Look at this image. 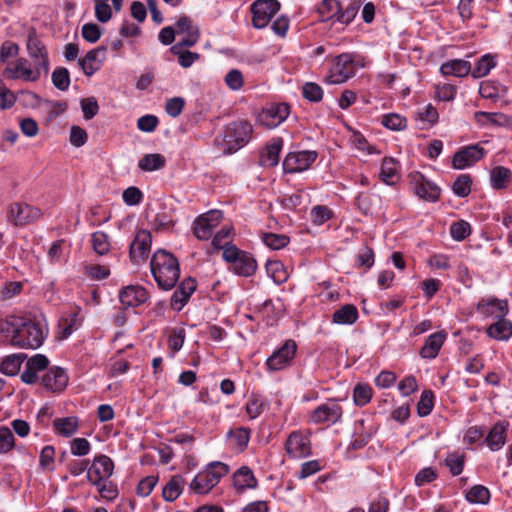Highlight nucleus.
<instances>
[{
    "label": "nucleus",
    "instance_id": "1",
    "mask_svg": "<svg viewBox=\"0 0 512 512\" xmlns=\"http://www.w3.org/2000/svg\"><path fill=\"white\" fill-rule=\"evenodd\" d=\"M0 333L9 334L13 346L37 349L47 337L48 327L43 319L9 316L4 321H0Z\"/></svg>",
    "mask_w": 512,
    "mask_h": 512
},
{
    "label": "nucleus",
    "instance_id": "2",
    "mask_svg": "<svg viewBox=\"0 0 512 512\" xmlns=\"http://www.w3.org/2000/svg\"><path fill=\"white\" fill-rule=\"evenodd\" d=\"M151 273L159 288L172 289L180 276L178 260L166 250H157L150 262Z\"/></svg>",
    "mask_w": 512,
    "mask_h": 512
},
{
    "label": "nucleus",
    "instance_id": "3",
    "mask_svg": "<svg viewBox=\"0 0 512 512\" xmlns=\"http://www.w3.org/2000/svg\"><path fill=\"white\" fill-rule=\"evenodd\" d=\"M253 133L252 125L247 121H235L227 125L222 135L216 137L215 142L224 154H231L243 146L251 139Z\"/></svg>",
    "mask_w": 512,
    "mask_h": 512
},
{
    "label": "nucleus",
    "instance_id": "4",
    "mask_svg": "<svg viewBox=\"0 0 512 512\" xmlns=\"http://www.w3.org/2000/svg\"><path fill=\"white\" fill-rule=\"evenodd\" d=\"M357 68L354 54L342 53L333 59L325 82L328 84L344 83L355 75Z\"/></svg>",
    "mask_w": 512,
    "mask_h": 512
},
{
    "label": "nucleus",
    "instance_id": "5",
    "mask_svg": "<svg viewBox=\"0 0 512 512\" xmlns=\"http://www.w3.org/2000/svg\"><path fill=\"white\" fill-rule=\"evenodd\" d=\"M26 47L35 68L47 73L49 70L48 52L43 42L39 39L35 28H30L28 31Z\"/></svg>",
    "mask_w": 512,
    "mask_h": 512
},
{
    "label": "nucleus",
    "instance_id": "6",
    "mask_svg": "<svg viewBox=\"0 0 512 512\" xmlns=\"http://www.w3.org/2000/svg\"><path fill=\"white\" fill-rule=\"evenodd\" d=\"M252 25L257 29L265 28L271 18L280 10L277 0H256L251 5Z\"/></svg>",
    "mask_w": 512,
    "mask_h": 512
},
{
    "label": "nucleus",
    "instance_id": "7",
    "mask_svg": "<svg viewBox=\"0 0 512 512\" xmlns=\"http://www.w3.org/2000/svg\"><path fill=\"white\" fill-rule=\"evenodd\" d=\"M342 415L343 409L340 404L334 399H329L311 411L309 420L314 424H323L326 422L335 424L340 421Z\"/></svg>",
    "mask_w": 512,
    "mask_h": 512
},
{
    "label": "nucleus",
    "instance_id": "8",
    "mask_svg": "<svg viewBox=\"0 0 512 512\" xmlns=\"http://www.w3.org/2000/svg\"><path fill=\"white\" fill-rule=\"evenodd\" d=\"M222 218V212L219 210H210L201 214L194 221V235L199 240H208L212 236L213 229L220 224Z\"/></svg>",
    "mask_w": 512,
    "mask_h": 512
},
{
    "label": "nucleus",
    "instance_id": "9",
    "mask_svg": "<svg viewBox=\"0 0 512 512\" xmlns=\"http://www.w3.org/2000/svg\"><path fill=\"white\" fill-rule=\"evenodd\" d=\"M113 469L114 463L110 457L97 455L87 471V479L93 485H100L112 475Z\"/></svg>",
    "mask_w": 512,
    "mask_h": 512
},
{
    "label": "nucleus",
    "instance_id": "10",
    "mask_svg": "<svg viewBox=\"0 0 512 512\" xmlns=\"http://www.w3.org/2000/svg\"><path fill=\"white\" fill-rule=\"evenodd\" d=\"M42 216L40 209L26 203H14L10 206L8 220L15 226H25Z\"/></svg>",
    "mask_w": 512,
    "mask_h": 512
},
{
    "label": "nucleus",
    "instance_id": "11",
    "mask_svg": "<svg viewBox=\"0 0 512 512\" xmlns=\"http://www.w3.org/2000/svg\"><path fill=\"white\" fill-rule=\"evenodd\" d=\"M409 181L417 196L426 201L435 202L440 196V189L437 185L429 181L420 172H411Z\"/></svg>",
    "mask_w": 512,
    "mask_h": 512
},
{
    "label": "nucleus",
    "instance_id": "12",
    "mask_svg": "<svg viewBox=\"0 0 512 512\" xmlns=\"http://www.w3.org/2000/svg\"><path fill=\"white\" fill-rule=\"evenodd\" d=\"M317 159L315 151H299L287 154L283 161V170L285 173H298L307 170Z\"/></svg>",
    "mask_w": 512,
    "mask_h": 512
},
{
    "label": "nucleus",
    "instance_id": "13",
    "mask_svg": "<svg viewBox=\"0 0 512 512\" xmlns=\"http://www.w3.org/2000/svg\"><path fill=\"white\" fill-rule=\"evenodd\" d=\"M297 351V345L294 340H287L283 346L277 349L266 361V365L271 371H278L290 365Z\"/></svg>",
    "mask_w": 512,
    "mask_h": 512
},
{
    "label": "nucleus",
    "instance_id": "14",
    "mask_svg": "<svg viewBox=\"0 0 512 512\" xmlns=\"http://www.w3.org/2000/svg\"><path fill=\"white\" fill-rule=\"evenodd\" d=\"M290 107L287 103H278L263 109L258 115V122L268 129L280 125L289 115Z\"/></svg>",
    "mask_w": 512,
    "mask_h": 512
},
{
    "label": "nucleus",
    "instance_id": "15",
    "mask_svg": "<svg viewBox=\"0 0 512 512\" xmlns=\"http://www.w3.org/2000/svg\"><path fill=\"white\" fill-rule=\"evenodd\" d=\"M485 155V150L479 144L469 145L467 147L459 149L453 156L452 166L455 169H465L477 161H479Z\"/></svg>",
    "mask_w": 512,
    "mask_h": 512
},
{
    "label": "nucleus",
    "instance_id": "16",
    "mask_svg": "<svg viewBox=\"0 0 512 512\" xmlns=\"http://www.w3.org/2000/svg\"><path fill=\"white\" fill-rule=\"evenodd\" d=\"M41 71L34 67H28V60L25 58H18L13 66H8L3 71V76L6 79H23L25 81H37L40 78Z\"/></svg>",
    "mask_w": 512,
    "mask_h": 512
},
{
    "label": "nucleus",
    "instance_id": "17",
    "mask_svg": "<svg viewBox=\"0 0 512 512\" xmlns=\"http://www.w3.org/2000/svg\"><path fill=\"white\" fill-rule=\"evenodd\" d=\"M175 25L176 34L185 35V37L178 43L180 46L192 47L198 42L200 31L199 28L193 24V21L190 17H179Z\"/></svg>",
    "mask_w": 512,
    "mask_h": 512
},
{
    "label": "nucleus",
    "instance_id": "18",
    "mask_svg": "<svg viewBox=\"0 0 512 512\" xmlns=\"http://www.w3.org/2000/svg\"><path fill=\"white\" fill-rule=\"evenodd\" d=\"M286 451L293 458H303L310 454V441L307 436L299 431H293L285 444Z\"/></svg>",
    "mask_w": 512,
    "mask_h": 512
},
{
    "label": "nucleus",
    "instance_id": "19",
    "mask_svg": "<svg viewBox=\"0 0 512 512\" xmlns=\"http://www.w3.org/2000/svg\"><path fill=\"white\" fill-rule=\"evenodd\" d=\"M105 53L106 48L99 46L88 51L83 58L78 60V65L86 76L90 77L100 69L105 60Z\"/></svg>",
    "mask_w": 512,
    "mask_h": 512
},
{
    "label": "nucleus",
    "instance_id": "20",
    "mask_svg": "<svg viewBox=\"0 0 512 512\" xmlns=\"http://www.w3.org/2000/svg\"><path fill=\"white\" fill-rule=\"evenodd\" d=\"M151 247V234L147 230H140L130 245V258L134 262L143 261L148 257Z\"/></svg>",
    "mask_w": 512,
    "mask_h": 512
},
{
    "label": "nucleus",
    "instance_id": "21",
    "mask_svg": "<svg viewBox=\"0 0 512 512\" xmlns=\"http://www.w3.org/2000/svg\"><path fill=\"white\" fill-rule=\"evenodd\" d=\"M196 286L195 279L191 277L184 279L172 294L171 307L174 310L180 311L196 290Z\"/></svg>",
    "mask_w": 512,
    "mask_h": 512
},
{
    "label": "nucleus",
    "instance_id": "22",
    "mask_svg": "<svg viewBox=\"0 0 512 512\" xmlns=\"http://www.w3.org/2000/svg\"><path fill=\"white\" fill-rule=\"evenodd\" d=\"M149 298L147 290L141 286H127L119 292V300L125 307H137Z\"/></svg>",
    "mask_w": 512,
    "mask_h": 512
},
{
    "label": "nucleus",
    "instance_id": "23",
    "mask_svg": "<svg viewBox=\"0 0 512 512\" xmlns=\"http://www.w3.org/2000/svg\"><path fill=\"white\" fill-rule=\"evenodd\" d=\"M477 311L485 317L502 318L508 314V302L497 298L483 299L477 304Z\"/></svg>",
    "mask_w": 512,
    "mask_h": 512
},
{
    "label": "nucleus",
    "instance_id": "24",
    "mask_svg": "<svg viewBox=\"0 0 512 512\" xmlns=\"http://www.w3.org/2000/svg\"><path fill=\"white\" fill-rule=\"evenodd\" d=\"M68 383V376L66 372L59 367H54L48 370V372L42 377V384L45 388L53 391H62Z\"/></svg>",
    "mask_w": 512,
    "mask_h": 512
},
{
    "label": "nucleus",
    "instance_id": "25",
    "mask_svg": "<svg viewBox=\"0 0 512 512\" xmlns=\"http://www.w3.org/2000/svg\"><path fill=\"white\" fill-rule=\"evenodd\" d=\"M283 147V139L273 138L269 142L260 156V164L265 167L276 166L279 162V154Z\"/></svg>",
    "mask_w": 512,
    "mask_h": 512
},
{
    "label": "nucleus",
    "instance_id": "26",
    "mask_svg": "<svg viewBox=\"0 0 512 512\" xmlns=\"http://www.w3.org/2000/svg\"><path fill=\"white\" fill-rule=\"evenodd\" d=\"M445 339L446 333L444 332H435L431 334L426 339L423 347L420 350L421 357L426 359H434L438 355Z\"/></svg>",
    "mask_w": 512,
    "mask_h": 512
},
{
    "label": "nucleus",
    "instance_id": "27",
    "mask_svg": "<svg viewBox=\"0 0 512 512\" xmlns=\"http://www.w3.org/2000/svg\"><path fill=\"white\" fill-rule=\"evenodd\" d=\"M109 0H94L95 17L101 23H106L112 18V8L108 4ZM115 12L122 9L124 0H111Z\"/></svg>",
    "mask_w": 512,
    "mask_h": 512
},
{
    "label": "nucleus",
    "instance_id": "28",
    "mask_svg": "<svg viewBox=\"0 0 512 512\" xmlns=\"http://www.w3.org/2000/svg\"><path fill=\"white\" fill-rule=\"evenodd\" d=\"M440 71L444 76L464 77L471 71V64L462 59H454L443 63Z\"/></svg>",
    "mask_w": 512,
    "mask_h": 512
},
{
    "label": "nucleus",
    "instance_id": "29",
    "mask_svg": "<svg viewBox=\"0 0 512 512\" xmlns=\"http://www.w3.org/2000/svg\"><path fill=\"white\" fill-rule=\"evenodd\" d=\"M233 483L238 491L253 489L257 486V480L252 470L247 466L241 467L234 473Z\"/></svg>",
    "mask_w": 512,
    "mask_h": 512
},
{
    "label": "nucleus",
    "instance_id": "30",
    "mask_svg": "<svg viewBox=\"0 0 512 512\" xmlns=\"http://www.w3.org/2000/svg\"><path fill=\"white\" fill-rule=\"evenodd\" d=\"M359 317L358 310L353 304H345L332 315V322L339 325H352Z\"/></svg>",
    "mask_w": 512,
    "mask_h": 512
},
{
    "label": "nucleus",
    "instance_id": "31",
    "mask_svg": "<svg viewBox=\"0 0 512 512\" xmlns=\"http://www.w3.org/2000/svg\"><path fill=\"white\" fill-rule=\"evenodd\" d=\"M498 320L487 328V334L497 340H507L512 336V322L505 317Z\"/></svg>",
    "mask_w": 512,
    "mask_h": 512
},
{
    "label": "nucleus",
    "instance_id": "32",
    "mask_svg": "<svg viewBox=\"0 0 512 512\" xmlns=\"http://www.w3.org/2000/svg\"><path fill=\"white\" fill-rule=\"evenodd\" d=\"M506 425L499 422L496 423L489 431L485 442L492 451H497L502 448L506 441Z\"/></svg>",
    "mask_w": 512,
    "mask_h": 512
},
{
    "label": "nucleus",
    "instance_id": "33",
    "mask_svg": "<svg viewBox=\"0 0 512 512\" xmlns=\"http://www.w3.org/2000/svg\"><path fill=\"white\" fill-rule=\"evenodd\" d=\"M185 479L181 475H174L163 487L162 495L165 501L173 502L182 493Z\"/></svg>",
    "mask_w": 512,
    "mask_h": 512
},
{
    "label": "nucleus",
    "instance_id": "34",
    "mask_svg": "<svg viewBox=\"0 0 512 512\" xmlns=\"http://www.w3.org/2000/svg\"><path fill=\"white\" fill-rule=\"evenodd\" d=\"M53 427L57 434L64 437H70L77 432L79 420L75 416L56 418L53 421Z\"/></svg>",
    "mask_w": 512,
    "mask_h": 512
},
{
    "label": "nucleus",
    "instance_id": "35",
    "mask_svg": "<svg viewBox=\"0 0 512 512\" xmlns=\"http://www.w3.org/2000/svg\"><path fill=\"white\" fill-rule=\"evenodd\" d=\"M257 264L251 254L244 252L238 259L233 263V270L240 276H251L256 271Z\"/></svg>",
    "mask_w": 512,
    "mask_h": 512
},
{
    "label": "nucleus",
    "instance_id": "36",
    "mask_svg": "<svg viewBox=\"0 0 512 512\" xmlns=\"http://www.w3.org/2000/svg\"><path fill=\"white\" fill-rule=\"evenodd\" d=\"M512 178L510 169L503 166H496L490 171V182L494 189H505Z\"/></svg>",
    "mask_w": 512,
    "mask_h": 512
},
{
    "label": "nucleus",
    "instance_id": "37",
    "mask_svg": "<svg viewBox=\"0 0 512 512\" xmlns=\"http://www.w3.org/2000/svg\"><path fill=\"white\" fill-rule=\"evenodd\" d=\"M380 178L387 185H394L399 180L397 163L393 158H384L380 170Z\"/></svg>",
    "mask_w": 512,
    "mask_h": 512
},
{
    "label": "nucleus",
    "instance_id": "38",
    "mask_svg": "<svg viewBox=\"0 0 512 512\" xmlns=\"http://www.w3.org/2000/svg\"><path fill=\"white\" fill-rule=\"evenodd\" d=\"M362 2L360 0H352L346 7L340 4V11L337 14L336 22L348 25L351 23L359 12Z\"/></svg>",
    "mask_w": 512,
    "mask_h": 512
},
{
    "label": "nucleus",
    "instance_id": "39",
    "mask_svg": "<svg viewBox=\"0 0 512 512\" xmlns=\"http://www.w3.org/2000/svg\"><path fill=\"white\" fill-rule=\"evenodd\" d=\"M166 159L159 153L146 154L143 156L138 167L143 171H155L162 169L165 166Z\"/></svg>",
    "mask_w": 512,
    "mask_h": 512
},
{
    "label": "nucleus",
    "instance_id": "40",
    "mask_svg": "<svg viewBox=\"0 0 512 512\" xmlns=\"http://www.w3.org/2000/svg\"><path fill=\"white\" fill-rule=\"evenodd\" d=\"M214 487L205 469L199 472L190 483V489L197 494H207Z\"/></svg>",
    "mask_w": 512,
    "mask_h": 512
},
{
    "label": "nucleus",
    "instance_id": "41",
    "mask_svg": "<svg viewBox=\"0 0 512 512\" xmlns=\"http://www.w3.org/2000/svg\"><path fill=\"white\" fill-rule=\"evenodd\" d=\"M495 65L496 61L494 57L486 54L477 61L475 67L471 69L470 73L474 78H481L488 75Z\"/></svg>",
    "mask_w": 512,
    "mask_h": 512
},
{
    "label": "nucleus",
    "instance_id": "42",
    "mask_svg": "<svg viewBox=\"0 0 512 512\" xmlns=\"http://www.w3.org/2000/svg\"><path fill=\"white\" fill-rule=\"evenodd\" d=\"M466 499L474 504H487L490 500V491L483 485H475L466 493Z\"/></svg>",
    "mask_w": 512,
    "mask_h": 512
},
{
    "label": "nucleus",
    "instance_id": "43",
    "mask_svg": "<svg viewBox=\"0 0 512 512\" xmlns=\"http://www.w3.org/2000/svg\"><path fill=\"white\" fill-rule=\"evenodd\" d=\"M339 11L340 2L338 0H323L318 6V13L323 20L333 19L336 21Z\"/></svg>",
    "mask_w": 512,
    "mask_h": 512
},
{
    "label": "nucleus",
    "instance_id": "44",
    "mask_svg": "<svg viewBox=\"0 0 512 512\" xmlns=\"http://www.w3.org/2000/svg\"><path fill=\"white\" fill-rule=\"evenodd\" d=\"M371 398L372 388L369 384L359 383L354 387L353 400L356 406H365L370 402Z\"/></svg>",
    "mask_w": 512,
    "mask_h": 512
},
{
    "label": "nucleus",
    "instance_id": "45",
    "mask_svg": "<svg viewBox=\"0 0 512 512\" xmlns=\"http://www.w3.org/2000/svg\"><path fill=\"white\" fill-rule=\"evenodd\" d=\"M416 119L424 124L433 125L438 121L439 114L432 104L419 107L415 113Z\"/></svg>",
    "mask_w": 512,
    "mask_h": 512
},
{
    "label": "nucleus",
    "instance_id": "46",
    "mask_svg": "<svg viewBox=\"0 0 512 512\" xmlns=\"http://www.w3.org/2000/svg\"><path fill=\"white\" fill-rule=\"evenodd\" d=\"M205 471L210 477V481L216 486L220 479L229 473V467L222 462H212L208 464Z\"/></svg>",
    "mask_w": 512,
    "mask_h": 512
},
{
    "label": "nucleus",
    "instance_id": "47",
    "mask_svg": "<svg viewBox=\"0 0 512 512\" xmlns=\"http://www.w3.org/2000/svg\"><path fill=\"white\" fill-rule=\"evenodd\" d=\"M205 471L210 477V481L216 486L220 479L229 473V467L222 462H212L208 464Z\"/></svg>",
    "mask_w": 512,
    "mask_h": 512
},
{
    "label": "nucleus",
    "instance_id": "48",
    "mask_svg": "<svg viewBox=\"0 0 512 512\" xmlns=\"http://www.w3.org/2000/svg\"><path fill=\"white\" fill-rule=\"evenodd\" d=\"M179 44H175L171 47V52L175 55H178V62L183 68H189L196 60L200 58V55L196 52H191L189 50L180 51Z\"/></svg>",
    "mask_w": 512,
    "mask_h": 512
},
{
    "label": "nucleus",
    "instance_id": "49",
    "mask_svg": "<svg viewBox=\"0 0 512 512\" xmlns=\"http://www.w3.org/2000/svg\"><path fill=\"white\" fill-rule=\"evenodd\" d=\"M465 463V455L463 453L453 452L448 454L445 459L446 466L453 476L460 475L463 471Z\"/></svg>",
    "mask_w": 512,
    "mask_h": 512
},
{
    "label": "nucleus",
    "instance_id": "50",
    "mask_svg": "<svg viewBox=\"0 0 512 512\" xmlns=\"http://www.w3.org/2000/svg\"><path fill=\"white\" fill-rule=\"evenodd\" d=\"M92 247L99 255H105L110 250V243L107 234L102 231L94 232L91 236Z\"/></svg>",
    "mask_w": 512,
    "mask_h": 512
},
{
    "label": "nucleus",
    "instance_id": "51",
    "mask_svg": "<svg viewBox=\"0 0 512 512\" xmlns=\"http://www.w3.org/2000/svg\"><path fill=\"white\" fill-rule=\"evenodd\" d=\"M434 407V394L430 390L422 393L420 400L417 403V412L420 417L428 416Z\"/></svg>",
    "mask_w": 512,
    "mask_h": 512
},
{
    "label": "nucleus",
    "instance_id": "52",
    "mask_svg": "<svg viewBox=\"0 0 512 512\" xmlns=\"http://www.w3.org/2000/svg\"><path fill=\"white\" fill-rule=\"evenodd\" d=\"M262 240L266 246L273 250L284 248L289 243L288 236L275 233H263Z\"/></svg>",
    "mask_w": 512,
    "mask_h": 512
},
{
    "label": "nucleus",
    "instance_id": "53",
    "mask_svg": "<svg viewBox=\"0 0 512 512\" xmlns=\"http://www.w3.org/2000/svg\"><path fill=\"white\" fill-rule=\"evenodd\" d=\"M471 177L467 174H462L455 180L452 190L458 197H466L471 192Z\"/></svg>",
    "mask_w": 512,
    "mask_h": 512
},
{
    "label": "nucleus",
    "instance_id": "54",
    "mask_svg": "<svg viewBox=\"0 0 512 512\" xmlns=\"http://www.w3.org/2000/svg\"><path fill=\"white\" fill-rule=\"evenodd\" d=\"M52 82L57 89L66 91L70 85L69 71L64 67L55 69L52 73Z\"/></svg>",
    "mask_w": 512,
    "mask_h": 512
},
{
    "label": "nucleus",
    "instance_id": "55",
    "mask_svg": "<svg viewBox=\"0 0 512 512\" xmlns=\"http://www.w3.org/2000/svg\"><path fill=\"white\" fill-rule=\"evenodd\" d=\"M381 123L390 130L400 131L406 127L407 120L399 114L391 113L384 115Z\"/></svg>",
    "mask_w": 512,
    "mask_h": 512
},
{
    "label": "nucleus",
    "instance_id": "56",
    "mask_svg": "<svg viewBox=\"0 0 512 512\" xmlns=\"http://www.w3.org/2000/svg\"><path fill=\"white\" fill-rule=\"evenodd\" d=\"M303 97L312 102H319L323 98V90L317 83L306 82L302 87Z\"/></svg>",
    "mask_w": 512,
    "mask_h": 512
},
{
    "label": "nucleus",
    "instance_id": "57",
    "mask_svg": "<svg viewBox=\"0 0 512 512\" xmlns=\"http://www.w3.org/2000/svg\"><path fill=\"white\" fill-rule=\"evenodd\" d=\"M471 233V227L468 222L461 220L455 222L450 227V234L454 240L462 241Z\"/></svg>",
    "mask_w": 512,
    "mask_h": 512
},
{
    "label": "nucleus",
    "instance_id": "58",
    "mask_svg": "<svg viewBox=\"0 0 512 512\" xmlns=\"http://www.w3.org/2000/svg\"><path fill=\"white\" fill-rule=\"evenodd\" d=\"M476 120L485 125V124H494V125H502L506 121V116L501 113H491V112H477L475 114Z\"/></svg>",
    "mask_w": 512,
    "mask_h": 512
},
{
    "label": "nucleus",
    "instance_id": "59",
    "mask_svg": "<svg viewBox=\"0 0 512 512\" xmlns=\"http://www.w3.org/2000/svg\"><path fill=\"white\" fill-rule=\"evenodd\" d=\"M14 445L15 438L12 431L8 427H0V454L9 452Z\"/></svg>",
    "mask_w": 512,
    "mask_h": 512
},
{
    "label": "nucleus",
    "instance_id": "60",
    "mask_svg": "<svg viewBox=\"0 0 512 512\" xmlns=\"http://www.w3.org/2000/svg\"><path fill=\"white\" fill-rule=\"evenodd\" d=\"M81 33L82 37L89 43L97 42L102 35L100 27L95 23L84 24Z\"/></svg>",
    "mask_w": 512,
    "mask_h": 512
},
{
    "label": "nucleus",
    "instance_id": "61",
    "mask_svg": "<svg viewBox=\"0 0 512 512\" xmlns=\"http://www.w3.org/2000/svg\"><path fill=\"white\" fill-rule=\"evenodd\" d=\"M81 109L83 117L86 120H90L98 113L99 105L94 97L83 98L81 100Z\"/></svg>",
    "mask_w": 512,
    "mask_h": 512
},
{
    "label": "nucleus",
    "instance_id": "62",
    "mask_svg": "<svg viewBox=\"0 0 512 512\" xmlns=\"http://www.w3.org/2000/svg\"><path fill=\"white\" fill-rule=\"evenodd\" d=\"M356 263L358 267L370 268L374 264L373 250L368 246L362 247L356 256Z\"/></svg>",
    "mask_w": 512,
    "mask_h": 512
},
{
    "label": "nucleus",
    "instance_id": "63",
    "mask_svg": "<svg viewBox=\"0 0 512 512\" xmlns=\"http://www.w3.org/2000/svg\"><path fill=\"white\" fill-rule=\"evenodd\" d=\"M185 101L181 97H173L166 102L165 110L173 118L178 117L184 108Z\"/></svg>",
    "mask_w": 512,
    "mask_h": 512
},
{
    "label": "nucleus",
    "instance_id": "64",
    "mask_svg": "<svg viewBox=\"0 0 512 512\" xmlns=\"http://www.w3.org/2000/svg\"><path fill=\"white\" fill-rule=\"evenodd\" d=\"M70 449L75 456H85L90 452L91 445L85 438H75L71 442Z\"/></svg>",
    "mask_w": 512,
    "mask_h": 512
}]
</instances>
